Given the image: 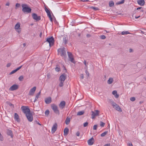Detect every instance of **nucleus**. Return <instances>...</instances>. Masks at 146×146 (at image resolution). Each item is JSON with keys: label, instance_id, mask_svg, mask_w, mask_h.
Instances as JSON below:
<instances>
[{"label": "nucleus", "instance_id": "obj_1", "mask_svg": "<svg viewBox=\"0 0 146 146\" xmlns=\"http://www.w3.org/2000/svg\"><path fill=\"white\" fill-rule=\"evenodd\" d=\"M22 11L24 13H29L31 12V9L28 7L27 4H22Z\"/></svg>", "mask_w": 146, "mask_h": 146}, {"label": "nucleus", "instance_id": "obj_2", "mask_svg": "<svg viewBox=\"0 0 146 146\" xmlns=\"http://www.w3.org/2000/svg\"><path fill=\"white\" fill-rule=\"evenodd\" d=\"M65 49L64 47L61 48L58 50V54L62 57L65 58L66 57V54Z\"/></svg>", "mask_w": 146, "mask_h": 146}, {"label": "nucleus", "instance_id": "obj_3", "mask_svg": "<svg viewBox=\"0 0 146 146\" xmlns=\"http://www.w3.org/2000/svg\"><path fill=\"white\" fill-rule=\"evenodd\" d=\"M21 109L22 110L23 112L25 115L28 114L31 112L30 109L27 106H22L21 107Z\"/></svg>", "mask_w": 146, "mask_h": 146}, {"label": "nucleus", "instance_id": "obj_4", "mask_svg": "<svg viewBox=\"0 0 146 146\" xmlns=\"http://www.w3.org/2000/svg\"><path fill=\"white\" fill-rule=\"evenodd\" d=\"M51 108L55 113L58 115L60 114L59 111L57 106L56 105L54 104H51Z\"/></svg>", "mask_w": 146, "mask_h": 146}, {"label": "nucleus", "instance_id": "obj_5", "mask_svg": "<svg viewBox=\"0 0 146 146\" xmlns=\"http://www.w3.org/2000/svg\"><path fill=\"white\" fill-rule=\"evenodd\" d=\"M46 41L49 43V45L50 46H52L54 44V38L52 36H51L47 38L46 39Z\"/></svg>", "mask_w": 146, "mask_h": 146}, {"label": "nucleus", "instance_id": "obj_6", "mask_svg": "<svg viewBox=\"0 0 146 146\" xmlns=\"http://www.w3.org/2000/svg\"><path fill=\"white\" fill-rule=\"evenodd\" d=\"M68 55L69 60L72 63H74V59L72 54L70 52H68Z\"/></svg>", "mask_w": 146, "mask_h": 146}, {"label": "nucleus", "instance_id": "obj_7", "mask_svg": "<svg viewBox=\"0 0 146 146\" xmlns=\"http://www.w3.org/2000/svg\"><path fill=\"white\" fill-rule=\"evenodd\" d=\"M67 78V75L65 73H63L61 74L59 78V80L60 81L64 82Z\"/></svg>", "mask_w": 146, "mask_h": 146}, {"label": "nucleus", "instance_id": "obj_8", "mask_svg": "<svg viewBox=\"0 0 146 146\" xmlns=\"http://www.w3.org/2000/svg\"><path fill=\"white\" fill-rule=\"evenodd\" d=\"M27 119L29 121L31 122L33 121V115L31 113H29L28 114L25 115Z\"/></svg>", "mask_w": 146, "mask_h": 146}, {"label": "nucleus", "instance_id": "obj_9", "mask_svg": "<svg viewBox=\"0 0 146 146\" xmlns=\"http://www.w3.org/2000/svg\"><path fill=\"white\" fill-rule=\"evenodd\" d=\"M36 89V88L35 86H34L33 88H31L29 92V95L33 96L34 95Z\"/></svg>", "mask_w": 146, "mask_h": 146}, {"label": "nucleus", "instance_id": "obj_10", "mask_svg": "<svg viewBox=\"0 0 146 146\" xmlns=\"http://www.w3.org/2000/svg\"><path fill=\"white\" fill-rule=\"evenodd\" d=\"M66 105V102L64 101H61L59 104L58 106L60 109H62L64 108Z\"/></svg>", "mask_w": 146, "mask_h": 146}, {"label": "nucleus", "instance_id": "obj_11", "mask_svg": "<svg viewBox=\"0 0 146 146\" xmlns=\"http://www.w3.org/2000/svg\"><path fill=\"white\" fill-rule=\"evenodd\" d=\"M32 16L33 18L36 21H38L40 20L41 18L40 16H38L35 13H34L32 15Z\"/></svg>", "mask_w": 146, "mask_h": 146}, {"label": "nucleus", "instance_id": "obj_12", "mask_svg": "<svg viewBox=\"0 0 146 146\" xmlns=\"http://www.w3.org/2000/svg\"><path fill=\"white\" fill-rule=\"evenodd\" d=\"M19 88L18 85L14 84L11 86L9 88V90L11 91H14L17 90Z\"/></svg>", "mask_w": 146, "mask_h": 146}, {"label": "nucleus", "instance_id": "obj_13", "mask_svg": "<svg viewBox=\"0 0 146 146\" xmlns=\"http://www.w3.org/2000/svg\"><path fill=\"white\" fill-rule=\"evenodd\" d=\"M99 111L98 110H96L95 111V112L92 111V118L94 119L95 118V117L98 115Z\"/></svg>", "mask_w": 146, "mask_h": 146}, {"label": "nucleus", "instance_id": "obj_14", "mask_svg": "<svg viewBox=\"0 0 146 146\" xmlns=\"http://www.w3.org/2000/svg\"><path fill=\"white\" fill-rule=\"evenodd\" d=\"M113 107L115 109L118 111L121 112L122 111V110H121V108L116 103L115 104V105L114 106H113Z\"/></svg>", "mask_w": 146, "mask_h": 146}, {"label": "nucleus", "instance_id": "obj_15", "mask_svg": "<svg viewBox=\"0 0 146 146\" xmlns=\"http://www.w3.org/2000/svg\"><path fill=\"white\" fill-rule=\"evenodd\" d=\"M57 129V125L56 123L54 124L52 127L51 132L52 133H54L56 131Z\"/></svg>", "mask_w": 146, "mask_h": 146}, {"label": "nucleus", "instance_id": "obj_16", "mask_svg": "<svg viewBox=\"0 0 146 146\" xmlns=\"http://www.w3.org/2000/svg\"><path fill=\"white\" fill-rule=\"evenodd\" d=\"M44 101L46 104H49L51 102V98L50 97L46 98L45 99Z\"/></svg>", "mask_w": 146, "mask_h": 146}, {"label": "nucleus", "instance_id": "obj_17", "mask_svg": "<svg viewBox=\"0 0 146 146\" xmlns=\"http://www.w3.org/2000/svg\"><path fill=\"white\" fill-rule=\"evenodd\" d=\"M94 142V139L93 137H92L88 141V144L89 145H92Z\"/></svg>", "mask_w": 146, "mask_h": 146}, {"label": "nucleus", "instance_id": "obj_18", "mask_svg": "<svg viewBox=\"0 0 146 146\" xmlns=\"http://www.w3.org/2000/svg\"><path fill=\"white\" fill-rule=\"evenodd\" d=\"M44 6L45 10L47 13L48 16L50 15L51 14L49 9L47 8V6L45 5H44Z\"/></svg>", "mask_w": 146, "mask_h": 146}, {"label": "nucleus", "instance_id": "obj_19", "mask_svg": "<svg viewBox=\"0 0 146 146\" xmlns=\"http://www.w3.org/2000/svg\"><path fill=\"white\" fill-rule=\"evenodd\" d=\"M137 2L138 4L141 6H143L145 4V1L144 0H138Z\"/></svg>", "mask_w": 146, "mask_h": 146}, {"label": "nucleus", "instance_id": "obj_20", "mask_svg": "<svg viewBox=\"0 0 146 146\" xmlns=\"http://www.w3.org/2000/svg\"><path fill=\"white\" fill-rule=\"evenodd\" d=\"M7 134L8 135H10L11 138H13V132L11 130H8L7 132Z\"/></svg>", "mask_w": 146, "mask_h": 146}, {"label": "nucleus", "instance_id": "obj_21", "mask_svg": "<svg viewBox=\"0 0 146 146\" xmlns=\"http://www.w3.org/2000/svg\"><path fill=\"white\" fill-rule=\"evenodd\" d=\"M113 81V78H110L107 81V83L109 84H112Z\"/></svg>", "mask_w": 146, "mask_h": 146}, {"label": "nucleus", "instance_id": "obj_22", "mask_svg": "<svg viewBox=\"0 0 146 146\" xmlns=\"http://www.w3.org/2000/svg\"><path fill=\"white\" fill-rule=\"evenodd\" d=\"M69 129L68 128L66 127L64 130V135H67L68 133Z\"/></svg>", "mask_w": 146, "mask_h": 146}, {"label": "nucleus", "instance_id": "obj_23", "mask_svg": "<svg viewBox=\"0 0 146 146\" xmlns=\"http://www.w3.org/2000/svg\"><path fill=\"white\" fill-rule=\"evenodd\" d=\"M63 42L65 44H66L68 43V38L66 36H64L63 37Z\"/></svg>", "mask_w": 146, "mask_h": 146}, {"label": "nucleus", "instance_id": "obj_24", "mask_svg": "<svg viewBox=\"0 0 146 146\" xmlns=\"http://www.w3.org/2000/svg\"><path fill=\"white\" fill-rule=\"evenodd\" d=\"M112 93L113 94L115 95V97L117 98L119 97V95L117 94V92L116 90H114L112 92Z\"/></svg>", "mask_w": 146, "mask_h": 146}, {"label": "nucleus", "instance_id": "obj_25", "mask_svg": "<svg viewBox=\"0 0 146 146\" xmlns=\"http://www.w3.org/2000/svg\"><path fill=\"white\" fill-rule=\"evenodd\" d=\"M14 117H14L15 119V120H16L17 121H19V116L17 113H15Z\"/></svg>", "mask_w": 146, "mask_h": 146}, {"label": "nucleus", "instance_id": "obj_26", "mask_svg": "<svg viewBox=\"0 0 146 146\" xmlns=\"http://www.w3.org/2000/svg\"><path fill=\"white\" fill-rule=\"evenodd\" d=\"M20 27V24L19 22L17 23L15 25V29H18Z\"/></svg>", "mask_w": 146, "mask_h": 146}, {"label": "nucleus", "instance_id": "obj_27", "mask_svg": "<svg viewBox=\"0 0 146 146\" xmlns=\"http://www.w3.org/2000/svg\"><path fill=\"white\" fill-rule=\"evenodd\" d=\"M41 92L40 91L36 95L35 99L34 101V102H35L38 99V98L39 97V96Z\"/></svg>", "mask_w": 146, "mask_h": 146}, {"label": "nucleus", "instance_id": "obj_28", "mask_svg": "<svg viewBox=\"0 0 146 146\" xmlns=\"http://www.w3.org/2000/svg\"><path fill=\"white\" fill-rule=\"evenodd\" d=\"M70 118L68 117L65 120V123L66 125H68L70 123Z\"/></svg>", "mask_w": 146, "mask_h": 146}, {"label": "nucleus", "instance_id": "obj_29", "mask_svg": "<svg viewBox=\"0 0 146 146\" xmlns=\"http://www.w3.org/2000/svg\"><path fill=\"white\" fill-rule=\"evenodd\" d=\"M84 113V111H82L78 112L77 113V115H81Z\"/></svg>", "mask_w": 146, "mask_h": 146}, {"label": "nucleus", "instance_id": "obj_30", "mask_svg": "<svg viewBox=\"0 0 146 146\" xmlns=\"http://www.w3.org/2000/svg\"><path fill=\"white\" fill-rule=\"evenodd\" d=\"M121 34L122 35H127L130 34L131 33L127 31H123L122 32Z\"/></svg>", "mask_w": 146, "mask_h": 146}, {"label": "nucleus", "instance_id": "obj_31", "mask_svg": "<svg viewBox=\"0 0 146 146\" xmlns=\"http://www.w3.org/2000/svg\"><path fill=\"white\" fill-rule=\"evenodd\" d=\"M125 0H122L121 1H119L117 2L116 3V5H119L120 4H122L124 3Z\"/></svg>", "mask_w": 146, "mask_h": 146}, {"label": "nucleus", "instance_id": "obj_32", "mask_svg": "<svg viewBox=\"0 0 146 146\" xmlns=\"http://www.w3.org/2000/svg\"><path fill=\"white\" fill-rule=\"evenodd\" d=\"M109 102L113 106H114L116 104V103L114 102L112 100H110Z\"/></svg>", "mask_w": 146, "mask_h": 146}, {"label": "nucleus", "instance_id": "obj_33", "mask_svg": "<svg viewBox=\"0 0 146 146\" xmlns=\"http://www.w3.org/2000/svg\"><path fill=\"white\" fill-rule=\"evenodd\" d=\"M109 6L111 7L113 6L114 5V3L113 1H111L109 2Z\"/></svg>", "mask_w": 146, "mask_h": 146}, {"label": "nucleus", "instance_id": "obj_34", "mask_svg": "<svg viewBox=\"0 0 146 146\" xmlns=\"http://www.w3.org/2000/svg\"><path fill=\"white\" fill-rule=\"evenodd\" d=\"M108 133V131H106L102 133L101 135V136L102 137H104Z\"/></svg>", "mask_w": 146, "mask_h": 146}, {"label": "nucleus", "instance_id": "obj_35", "mask_svg": "<svg viewBox=\"0 0 146 146\" xmlns=\"http://www.w3.org/2000/svg\"><path fill=\"white\" fill-rule=\"evenodd\" d=\"M105 125V123L104 122L101 121L100 122V125L102 127H103Z\"/></svg>", "mask_w": 146, "mask_h": 146}, {"label": "nucleus", "instance_id": "obj_36", "mask_svg": "<svg viewBox=\"0 0 146 146\" xmlns=\"http://www.w3.org/2000/svg\"><path fill=\"white\" fill-rule=\"evenodd\" d=\"M91 8L95 11H97L99 10V9L98 7H91Z\"/></svg>", "mask_w": 146, "mask_h": 146}, {"label": "nucleus", "instance_id": "obj_37", "mask_svg": "<svg viewBox=\"0 0 146 146\" xmlns=\"http://www.w3.org/2000/svg\"><path fill=\"white\" fill-rule=\"evenodd\" d=\"M49 112H50V111L49 110H46L45 112V115L48 116V114H49Z\"/></svg>", "mask_w": 146, "mask_h": 146}, {"label": "nucleus", "instance_id": "obj_38", "mask_svg": "<svg viewBox=\"0 0 146 146\" xmlns=\"http://www.w3.org/2000/svg\"><path fill=\"white\" fill-rule=\"evenodd\" d=\"M135 100V98L134 97H132L130 98V100L132 102L134 101Z\"/></svg>", "mask_w": 146, "mask_h": 146}, {"label": "nucleus", "instance_id": "obj_39", "mask_svg": "<svg viewBox=\"0 0 146 146\" xmlns=\"http://www.w3.org/2000/svg\"><path fill=\"white\" fill-rule=\"evenodd\" d=\"M98 125H94L93 127V129L94 130H96L97 129Z\"/></svg>", "mask_w": 146, "mask_h": 146}, {"label": "nucleus", "instance_id": "obj_40", "mask_svg": "<svg viewBox=\"0 0 146 146\" xmlns=\"http://www.w3.org/2000/svg\"><path fill=\"white\" fill-rule=\"evenodd\" d=\"M64 82L60 81V83L59 84V86L60 87H62L63 86V83Z\"/></svg>", "mask_w": 146, "mask_h": 146}, {"label": "nucleus", "instance_id": "obj_41", "mask_svg": "<svg viewBox=\"0 0 146 146\" xmlns=\"http://www.w3.org/2000/svg\"><path fill=\"white\" fill-rule=\"evenodd\" d=\"M23 79V76H20L19 78V80L20 81H22Z\"/></svg>", "mask_w": 146, "mask_h": 146}, {"label": "nucleus", "instance_id": "obj_42", "mask_svg": "<svg viewBox=\"0 0 146 146\" xmlns=\"http://www.w3.org/2000/svg\"><path fill=\"white\" fill-rule=\"evenodd\" d=\"M88 123L87 122H86L84 123L83 125L84 127H85L87 126L88 125Z\"/></svg>", "mask_w": 146, "mask_h": 146}, {"label": "nucleus", "instance_id": "obj_43", "mask_svg": "<svg viewBox=\"0 0 146 146\" xmlns=\"http://www.w3.org/2000/svg\"><path fill=\"white\" fill-rule=\"evenodd\" d=\"M100 38L102 39H104L106 38V37L105 35H102L100 36Z\"/></svg>", "mask_w": 146, "mask_h": 146}, {"label": "nucleus", "instance_id": "obj_44", "mask_svg": "<svg viewBox=\"0 0 146 146\" xmlns=\"http://www.w3.org/2000/svg\"><path fill=\"white\" fill-rule=\"evenodd\" d=\"M55 70L57 72H59L60 71V69L59 68L56 67L55 68Z\"/></svg>", "mask_w": 146, "mask_h": 146}, {"label": "nucleus", "instance_id": "obj_45", "mask_svg": "<svg viewBox=\"0 0 146 146\" xmlns=\"http://www.w3.org/2000/svg\"><path fill=\"white\" fill-rule=\"evenodd\" d=\"M48 16V17L50 19V21L51 22H52L53 19H52V16L51 15H50Z\"/></svg>", "mask_w": 146, "mask_h": 146}, {"label": "nucleus", "instance_id": "obj_46", "mask_svg": "<svg viewBox=\"0 0 146 146\" xmlns=\"http://www.w3.org/2000/svg\"><path fill=\"white\" fill-rule=\"evenodd\" d=\"M16 72H17V71H16V70H15H15H13V71H12L10 73V74H12L15 73Z\"/></svg>", "mask_w": 146, "mask_h": 146}, {"label": "nucleus", "instance_id": "obj_47", "mask_svg": "<svg viewBox=\"0 0 146 146\" xmlns=\"http://www.w3.org/2000/svg\"><path fill=\"white\" fill-rule=\"evenodd\" d=\"M22 66L21 65V66H20L19 67H18L15 70H16V71H17L18 70H19V69H20L22 67Z\"/></svg>", "mask_w": 146, "mask_h": 146}, {"label": "nucleus", "instance_id": "obj_48", "mask_svg": "<svg viewBox=\"0 0 146 146\" xmlns=\"http://www.w3.org/2000/svg\"><path fill=\"white\" fill-rule=\"evenodd\" d=\"M80 78L81 79H83L84 78V75L82 74H81L80 75Z\"/></svg>", "mask_w": 146, "mask_h": 146}, {"label": "nucleus", "instance_id": "obj_49", "mask_svg": "<svg viewBox=\"0 0 146 146\" xmlns=\"http://www.w3.org/2000/svg\"><path fill=\"white\" fill-rule=\"evenodd\" d=\"M85 72L86 74L88 76V77L89 76V74L88 72V71L87 70H85Z\"/></svg>", "mask_w": 146, "mask_h": 146}, {"label": "nucleus", "instance_id": "obj_50", "mask_svg": "<svg viewBox=\"0 0 146 146\" xmlns=\"http://www.w3.org/2000/svg\"><path fill=\"white\" fill-rule=\"evenodd\" d=\"M76 135L77 136H79L80 135V132L79 131H77L76 133Z\"/></svg>", "mask_w": 146, "mask_h": 146}, {"label": "nucleus", "instance_id": "obj_51", "mask_svg": "<svg viewBox=\"0 0 146 146\" xmlns=\"http://www.w3.org/2000/svg\"><path fill=\"white\" fill-rule=\"evenodd\" d=\"M11 64L10 63H8L7 65V67H9L11 65Z\"/></svg>", "mask_w": 146, "mask_h": 146}, {"label": "nucleus", "instance_id": "obj_52", "mask_svg": "<svg viewBox=\"0 0 146 146\" xmlns=\"http://www.w3.org/2000/svg\"><path fill=\"white\" fill-rule=\"evenodd\" d=\"M110 143H107L105 144L103 146H110Z\"/></svg>", "mask_w": 146, "mask_h": 146}, {"label": "nucleus", "instance_id": "obj_53", "mask_svg": "<svg viewBox=\"0 0 146 146\" xmlns=\"http://www.w3.org/2000/svg\"><path fill=\"white\" fill-rule=\"evenodd\" d=\"M127 146H133V145L131 143H128Z\"/></svg>", "mask_w": 146, "mask_h": 146}, {"label": "nucleus", "instance_id": "obj_54", "mask_svg": "<svg viewBox=\"0 0 146 146\" xmlns=\"http://www.w3.org/2000/svg\"><path fill=\"white\" fill-rule=\"evenodd\" d=\"M20 6V4L19 3H17L15 5L16 7H19Z\"/></svg>", "mask_w": 146, "mask_h": 146}, {"label": "nucleus", "instance_id": "obj_55", "mask_svg": "<svg viewBox=\"0 0 146 146\" xmlns=\"http://www.w3.org/2000/svg\"><path fill=\"white\" fill-rule=\"evenodd\" d=\"M84 64H85V66H86L87 67V65L86 63V61L85 60H84Z\"/></svg>", "mask_w": 146, "mask_h": 146}, {"label": "nucleus", "instance_id": "obj_56", "mask_svg": "<svg viewBox=\"0 0 146 146\" xmlns=\"http://www.w3.org/2000/svg\"><path fill=\"white\" fill-rule=\"evenodd\" d=\"M129 51L130 52H133V49L131 48H130L129 50Z\"/></svg>", "mask_w": 146, "mask_h": 146}, {"label": "nucleus", "instance_id": "obj_57", "mask_svg": "<svg viewBox=\"0 0 146 146\" xmlns=\"http://www.w3.org/2000/svg\"><path fill=\"white\" fill-rule=\"evenodd\" d=\"M9 106H12L13 107H14V105L13 104H12L11 103H10L9 104Z\"/></svg>", "mask_w": 146, "mask_h": 146}, {"label": "nucleus", "instance_id": "obj_58", "mask_svg": "<svg viewBox=\"0 0 146 146\" xmlns=\"http://www.w3.org/2000/svg\"><path fill=\"white\" fill-rule=\"evenodd\" d=\"M36 123L37 124H38L39 125H41L39 123V122L37 121H36Z\"/></svg>", "mask_w": 146, "mask_h": 146}, {"label": "nucleus", "instance_id": "obj_59", "mask_svg": "<svg viewBox=\"0 0 146 146\" xmlns=\"http://www.w3.org/2000/svg\"><path fill=\"white\" fill-rule=\"evenodd\" d=\"M9 2H7L6 3V5L9 6Z\"/></svg>", "mask_w": 146, "mask_h": 146}, {"label": "nucleus", "instance_id": "obj_60", "mask_svg": "<svg viewBox=\"0 0 146 146\" xmlns=\"http://www.w3.org/2000/svg\"><path fill=\"white\" fill-rule=\"evenodd\" d=\"M42 32H41V33H40V35H39V36H40V37H41V36H42Z\"/></svg>", "mask_w": 146, "mask_h": 146}, {"label": "nucleus", "instance_id": "obj_61", "mask_svg": "<svg viewBox=\"0 0 146 146\" xmlns=\"http://www.w3.org/2000/svg\"><path fill=\"white\" fill-rule=\"evenodd\" d=\"M141 7H139L137 8L136 10H138L141 8Z\"/></svg>", "mask_w": 146, "mask_h": 146}, {"label": "nucleus", "instance_id": "obj_62", "mask_svg": "<svg viewBox=\"0 0 146 146\" xmlns=\"http://www.w3.org/2000/svg\"><path fill=\"white\" fill-rule=\"evenodd\" d=\"M140 17V16H139L138 17H137V16H135V19H137V18L139 17Z\"/></svg>", "mask_w": 146, "mask_h": 146}, {"label": "nucleus", "instance_id": "obj_63", "mask_svg": "<svg viewBox=\"0 0 146 146\" xmlns=\"http://www.w3.org/2000/svg\"><path fill=\"white\" fill-rule=\"evenodd\" d=\"M86 36L87 37H89L90 36V35L88 34H87V35H86Z\"/></svg>", "mask_w": 146, "mask_h": 146}, {"label": "nucleus", "instance_id": "obj_64", "mask_svg": "<svg viewBox=\"0 0 146 146\" xmlns=\"http://www.w3.org/2000/svg\"><path fill=\"white\" fill-rule=\"evenodd\" d=\"M26 45V44L25 43H24L23 44V45L24 46V47H25Z\"/></svg>", "mask_w": 146, "mask_h": 146}]
</instances>
